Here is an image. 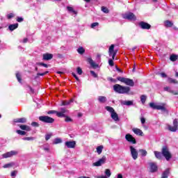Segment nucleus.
Wrapping results in <instances>:
<instances>
[{
    "label": "nucleus",
    "mask_w": 178,
    "mask_h": 178,
    "mask_svg": "<svg viewBox=\"0 0 178 178\" xmlns=\"http://www.w3.org/2000/svg\"><path fill=\"white\" fill-rule=\"evenodd\" d=\"M113 90L118 94H129L130 92V87L123 86L120 84H115L113 86Z\"/></svg>",
    "instance_id": "nucleus-1"
},
{
    "label": "nucleus",
    "mask_w": 178,
    "mask_h": 178,
    "mask_svg": "<svg viewBox=\"0 0 178 178\" xmlns=\"http://www.w3.org/2000/svg\"><path fill=\"white\" fill-rule=\"evenodd\" d=\"M117 54L118 50H115V44H111L108 49V55L109 56H112V59H108V65L109 66H111V67L115 65L113 60H115V57L116 56Z\"/></svg>",
    "instance_id": "nucleus-2"
},
{
    "label": "nucleus",
    "mask_w": 178,
    "mask_h": 178,
    "mask_svg": "<svg viewBox=\"0 0 178 178\" xmlns=\"http://www.w3.org/2000/svg\"><path fill=\"white\" fill-rule=\"evenodd\" d=\"M165 103H160V105H156L154 102L149 103V106L152 109H156L157 111H162V112H167Z\"/></svg>",
    "instance_id": "nucleus-3"
},
{
    "label": "nucleus",
    "mask_w": 178,
    "mask_h": 178,
    "mask_svg": "<svg viewBox=\"0 0 178 178\" xmlns=\"http://www.w3.org/2000/svg\"><path fill=\"white\" fill-rule=\"evenodd\" d=\"M117 80L118 81H121V83H125L126 86H129V87H134V81H133V79L124 78L123 76H118Z\"/></svg>",
    "instance_id": "nucleus-4"
},
{
    "label": "nucleus",
    "mask_w": 178,
    "mask_h": 178,
    "mask_svg": "<svg viewBox=\"0 0 178 178\" xmlns=\"http://www.w3.org/2000/svg\"><path fill=\"white\" fill-rule=\"evenodd\" d=\"M161 154L166 161H170L172 159V154L169 152L168 146H163L161 149Z\"/></svg>",
    "instance_id": "nucleus-5"
},
{
    "label": "nucleus",
    "mask_w": 178,
    "mask_h": 178,
    "mask_svg": "<svg viewBox=\"0 0 178 178\" xmlns=\"http://www.w3.org/2000/svg\"><path fill=\"white\" fill-rule=\"evenodd\" d=\"M39 120L43 123L52 124L55 122V119L48 116V115H42L39 117Z\"/></svg>",
    "instance_id": "nucleus-6"
},
{
    "label": "nucleus",
    "mask_w": 178,
    "mask_h": 178,
    "mask_svg": "<svg viewBox=\"0 0 178 178\" xmlns=\"http://www.w3.org/2000/svg\"><path fill=\"white\" fill-rule=\"evenodd\" d=\"M123 19H125L127 20H131L133 22H135V20H137V17L133 13H126L125 14L122 15Z\"/></svg>",
    "instance_id": "nucleus-7"
},
{
    "label": "nucleus",
    "mask_w": 178,
    "mask_h": 178,
    "mask_svg": "<svg viewBox=\"0 0 178 178\" xmlns=\"http://www.w3.org/2000/svg\"><path fill=\"white\" fill-rule=\"evenodd\" d=\"M130 151H131V155L134 161L138 158V152H137V149L134 148L133 146L129 147Z\"/></svg>",
    "instance_id": "nucleus-8"
},
{
    "label": "nucleus",
    "mask_w": 178,
    "mask_h": 178,
    "mask_svg": "<svg viewBox=\"0 0 178 178\" xmlns=\"http://www.w3.org/2000/svg\"><path fill=\"white\" fill-rule=\"evenodd\" d=\"M177 127H178V120L175 119L173 121V126L171 125H168V130H170V131H177Z\"/></svg>",
    "instance_id": "nucleus-9"
},
{
    "label": "nucleus",
    "mask_w": 178,
    "mask_h": 178,
    "mask_svg": "<svg viewBox=\"0 0 178 178\" xmlns=\"http://www.w3.org/2000/svg\"><path fill=\"white\" fill-rule=\"evenodd\" d=\"M125 140H127L128 143H131V144H137L136 138L133 137L130 134H127L125 135Z\"/></svg>",
    "instance_id": "nucleus-10"
},
{
    "label": "nucleus",
    "mask_w": 178,
    "mask_h": 178,
    "mask_svg": "<svg viewBox=\"0 0 178 178\" xmlns=\"http://www.w3.org/2000/svg\"><path fill=\"white\" fill-rule=\"evenodd\" d=\"M106 162V157L103 156L102 159H99L97 161L92 163L93 166H102L104 163Z\"/></svg>",
    "instance_id": "nucleus-11"
},
{
    "label": "nucleus",
    "mask_w": 178,
    "mask_h": 178,
    "mask_svg": "<svg viewBox=\"0 0 178 178\" xmlns=\"http://www.w3.org/2000/svg\"><path fill=\"white\" fill-rule=\"evenodd\" d=\"M15 155H17V152L15 150H12L10 152H6L2 155L3 158H11V156H13Z\"/></svg>",
    "instance_id": "nucleus-12"
},
{
    "label": "nucleus",
    "mask_w": 178,
    "mask_h": 178,
    "mask_svg": "<svg viewBox=\"0 0 178 178\" xmlns=\"http://www.w3.org/2000/svg\"><path fill=\"white\" fill-rule=\"evenodd\" d=\"M139 26L140 29H143V30H149V29H151V25L144 22H139Z\"/></svg>",
    "instance_id": "nucleus-13"
},
{
    "label": "nucleus",
    "mask_w": 178,
    "mask_h": 178,
    "mask_svg": "<svg viewBox=\"0 0 178 178\" xmlns=\"http://www.w3.org/2000/svg\"><path fill=\"white\" fill-rule=\"evenodd\" d=\"M163 90L164 91H167V92H170V94H172L173 95H178V90H174L171 87H164Z\"/></svg>",
    "instance_id": "nucleus-14"
},
{
    "label": "nucleus",
    "mask_w": 178,
    "mask_h": 178,
    "mask_svg": "<svg viewBox=\"0 0 178 178\" xmlns=\"http://www.w3.org/2000/svg\"><path fill=\"white\" fill-rule=\"evenodd\" d=\"M65 145L67 148H74L76 147V141H67L65 142Z\"/></svg>",
    "instance_id": "nucleus-15"
},
{
    "label": "nucleus",
    "mask_w": 178,
    "mask_h": 178,
    "mask_svg": "<svg viewBox=\"0 0 178 178\" xmlns=\"http://www.w3.org/2000/svg\"><path fill=\"white\" fill-rule=\"evenodd\" d=\"M151 173H155L158 170V165L155 163H149Z\"/></svg>",
    "instance_id": "nucleus-16"
},
{
    "label": "nucleus",
    "mask_w": 178,
    "mask_h": 178,
    "mask_svg": "<svg viewBox=\"0 0 178 178\" xmlns=\"http://www.w3.org/2000/svg\"><path fill=\"white\" fill-rule=\"evenodd\" d=\"M87 62L94 69H97L98 67V64L95 63V62L93 61L92 58H88L87 59Z\"/></svg>",
    "instance_id": "nucleus-17"
},
{
    "label": "nucleus",
    "mask_w": 178,
    "mask_h": 178,
    "mask_svg": "<svg viewBox=\"0 0 178 178\" xmlns=\"http://www.w3.org/2000/svg\"><path fill=\"white\" fill-rule=\"evenodd\" d=\"M54 58V54L46 53L43 54V60H51Z\"/></svg>",
    "instance_id": "nucleus-18"
},
{
    "label": "nucleus",
    "mask_w": 178,
    "mask_h": 178,
    "mask_svg": "<svg viewBox=\"0 0 178 178\" xmlns=\"http://www.w3.org/2000/svg\"><path fill=\"white\" fill-rule=\"evenodd\" d=\"M169 175H170V168H167L161 174V178H168V177H169Z\"/></svg>",
    "instance_id": "nucleus-19"
},
{
    "label": "nucleus",
    "mask_w": 178,
    "mask_h": 178,
    "mask_svg": "<svg viewBox=\"0 0 178 178\" xmlns=\"http://www.w3.org/2000/svg\"><path fill=\"white\" fill-rule=\"evenodd\" d=\"M27 119L26 118H17L14 120L15 123H26Z\"/></svg>",
    "instance_id": "nucleus-20"
},
{
    "label": "nucleus",
    "mask_w": 178,
    "mask_h": 178,
    "mask_svg": "<svg viewBox=\"0 0 178 178\" xmlns=\"http://www.w3.org/2000/svg\"><path fill=\"white\" fill-rule=\"evenodd\" d=\"M154 156H155V158H156V159H159V161H161V159H162V156H163L162 152H158V151H154Z\"/></svg>",
    "instance_id": "nucleus-21"
},
{
    "label": "nucleus",
    "mask_w": 178,
    "mask_h": 178,
    "mask_svg": "<svg viewBox=\"0 0 178 178\" xmlns=\"http://www.w3.org/2000/svg\"><path fill=\"white\" fill-rule=\"evenodd\" d=\"M111 117L113 119V120H115V122H119V115L116 112H113L111 114Z\"/></svg>",
    "instance_id": "nucleus-22"
},
{
    "label": "nucleus",
    "mask_w": 178,
    "mask_h": 178,
    "mask_svg": "<svg viewBox=\"0 0 178 178\" xmlns=\"http://www.w3.org/2000/svg\"><path fill=\"white\" fill-rule=\"evenodd\" d=\"M132 131L135 134H136V136H143V131L138 128H134Z\"/></svg>",
    "instance_id": "nucleus-23"
},
{
    "label": "nucleus",
    "mask_w": 178,
    "mask_h": 178,
    "mask_svg": "<svg viewBox=\"0 0 178 178\" xmlns=\"http://www.w3.org/2000/svg\"><path fill=\"white\" fill-rule=\"evenodd\" d=\"M17 27H19L18 23L10 24L8 26V29L10 30V31H13L14 30H16V29H17Z\"/></svg>",
    "instance_id": "nucleus-24"
},
{
    "label": "nucleus",
    "mask_w": 178,
    "mask_h": 178,
    "mask_svg": "<svg viewBox=\"0 0 178 178\" xmlns=\"http://www.w3.org/2000/svg\"><path fill=\"white\" fill-rule=\"evenodd\" d=\"M121 105H126L127 106H131V105H133V101L122 100Z\"/></svg>",
    "instance_id": "nucleus-25"
},
{
    "label": "nucleus",
    "mask_w": 178,
    "mask_h": 178,
    "mask_svg": "<svg viewBox=\"0 0 178 178\" xmlns=\"http://www.w3.org/2000/svg\"><path fill=\"white\" fill-rule=\"evenodd\" d=\"M21 130H25V131H31V128L28 125H19Z\"/></svg>",
    "instance_id": "nucleus-26"
},
{
    "label": "nucleus",
    "mask_w": 178,
    "mask_h": 178,
    "mask_svg": "<svg viewBox=\"0 0 178 178\" xmlns=\"http://www.w3.org/2000/svg\"><path fill=\"white\" fill-rule=\"evenodd\" d=\"M98 101L100 104H105L106 102V97L105 96H99L98 97Z\"/></svg>",
    "instance_id": "nucleus-27"
},
{
    "label": "nucleus",
    "mask_w": 178,
    "mask_h": 178,
    "mask_svg": "<svg viewBox=\"0 0 178 178\" xmlns=\"http://www.w3.org/2000/svg\"><path fill=\"white\" fill-rule=\"evenodd\" d=\"M164 26L165 27H172L173 26V22H172V21L166 20L164 22Z\"/></svg>",
    "instance_id": "nucleus-28"
},
{
    "label": "nucleus",
    "mask_w": 178,
    "mask_h": 178,
    "mask_svg": "<svg viewBox=\"0 0 178 178\" xmlns=\"http://www.w3.org/2000/svg\"><path fill=\"white\" fill-rule=\"evenodd\" d=\"M168 83H170V84H178V81L175 79L169 77L168 79Z\"/></svg>",
    "instance_id": "nucleus-29"
},
{
    "label": "nucleus",
    "mask_w": 178,
    "mask_h": 178,
    "mask_svg": "<svg viewBox=\"0 0 178 178\" xmlns=\"http://www.w3.org/2000/svg\"><path fill=\"white\" fill-rule=\"evenodd\" d=\"M178 59V56L176 54H171L170 56V60L171 62H176V60Z\"/></svg>",
    "instance_id": "nucleus-30"
},
{
    "label": "nucleus",
    "mask_w": 178,
    "mask_h": 178,
    "mask_svg": "<svg viewBox=\"0 0 178 178\" xmlns=\"http://www.w3.org/2000/svg\"><path fill=\"white\" fill-rule=\"evenodd\" d=\"M139 152H140L141 156H147V150L143 149H140Z\"/></svg>",
    "instance_id": "nucleus-31"
},
{
    "label": "nucleus",
    "mask_w": 178,
    "mask_h": 178,
    "mask_svg": "<svg viewBox=\"0 0 178 178\" xmlns=\"http://www.w3.org/2000/svg\"><path fill=\"white\" fill-rule=\"evenodd\" d=\"M105 109L107 110L108 112H110L111 115V113L115 112V109H113V107H111L109 106H106L105 107Z\"/></svg>",
    "instance_id": "nucleus-32"
},
{
    "label": "nucleus",
    "mask_w": 178,
    "mask_h": 178,
    "mask_svg": "<svg viewBox=\"0 0 178 178\" xmlns=\"http://www.w3.org/2000/svg\"><path fill=\"white\" fill-rule=\"evenodd\" d=\"M102 149H104V146L100 145L97 147V152L99 155H101L102 154Z\"/></svg>",
    "instance_id": "nucleus-33"
},
{
    "label": "nucleus",
    "mask_w": 178,
    "mask_h": 178,
    "mask_svg": "<svg viewBox=\"0 0 178 178\" xmlns=\"http://www.w3.org/2000/svg\"><path fill=\"white\" fill-rule=\"evenodd\" d=\"M140 101L143 105H144V104H145V102L147 101V96L145 95H142L140 96Z\"/></svg>",
    "instance_id": "nucleus-34"
},
{
    "label": "nucleus",
    "mask_w": 178,
    "mask_h": 178,
    "mask_svg": "<svg viewBox=\"0 0 178 178\" xmlns=\"http://www.w3.org/2000/svg\"><path fill=\"white\" fill-rule=\"evenodd\" d=\"M77 52L80 55H83V54H84V52H86V49H84L83 48V47H80L79 48L77 49Z\"/></svg>",
    "instance_id": "nucleus-35"
},
{
    "label": "nucleus",
    "mask_w": 178,
    "mask_h": 178,
    "mask_svg": "<svg viewBox=\"0 0 178 178\" xmlns=\"http://www.w3.org/2000/svg\"><path fill=\"white\" fill-rule=\"evenodd\" d=\"M105 176H106V177H111V175H112V172H111V170H109V169H106L105 170Z\"/></svg>",
    "instance_id": "nucleus-36"
},
{
    "label": "nucleus",
    "mask_w": 178,
    "mask_h": 178,
    "mask_svg": "<svg viewBox=\"0 0 178 178\" xmlns=\"http://www.w3.org/2000/svg\"><path fill=\"white\" fill-rule=\"evenodd\" d=\"M67 9L68 10V12H71V13H74V15H76L77 13L76 12V10H74V9L73 8V7L71 6H67Z\"/></svg>",
    "instance_id": "nucleus-37"
},
{
    "label": "nucleus",
    "mask_w": 178,
    "mask_h": 178,
    "mask_svg": "<svg viewBox=\"0 0 178 178\" xmlns=\"http://www.w3.org/2000/svg\"><path fill=\"white\" fill-rule=\"evenodd\" d=\"M56 116H58V118H66V115H65L62 112H58L56 111Z\"/></svg>",
    "instance_id": "nucleus-38"
},
{
    "label": "nucleus",
    "mask_w": 178,
    "mask_h": 178,
    "mask_svg": "<svg viewBox=\"0 0 178 178\" xmlns=\"http://www.w3.org/2000/svg\"><path fill=\"white\" fill-rule=\"evenodd\" d=\"M62 143V139L60 138H56L54 139L53 144H60Z\"/></svg>",
    "instance_id": "nucleus-39"
},
{
    "label": "nucleus",
    "mask_w": 178,
    "mask_h": 178,
    "mask_svg": "<svg viewBox=\"0 0 178 178\" xmlns=\"http://www.w3.org/2000/svg\"><path fill=\"white\" fill-rule=\"evenodd\" d=\"M73 101H74V100L73 99H71L69 101L63 102V105H64V106L70 105V104H72V102H73Z\"/></svg>",
    "instance_id": "nucleus-40"
},
{
    "label": "nucleus",
    "mask_w": 178,
    "mask_h": 178,
    "mask_svg": "<svg viewBox=\"0 0 178 178\" xmlns=\"http://www.w3.org/2000/svg\"><path fill=\"white\" fill-rule=\"evenodd\" d=\"M102 12H103L104 13H109V10L108 9V8H106L105 6H102Z\"/></svg>",
    "instance_id": "nucleus-41"
},
{
    "label": "nucleus",
    "mask_w": 178,
    "mask_h": 178,
    "mask_svg": "<svg viewBox=\"0 0 178 178\" xmlns=\"http://www.w3.org/2000/svg\"><path fill=\"white\" fill-rule=\"evenodd\" d=\"M14 163H7L6 165H4L3 166V168H4V169H6L8 168H12V166H13Z\"/></svg>",
    "instance_id": "nucleus-42"
},
{
    "label": "nucleus",
    "mask_w": 178,
    "mask_h": 178,
    "mask_svg": "<svg viewBox=\"0 0 178 178\" xmlns=\"http://www.w3.org/2000/svg\"><path fill=\"white\" fill-rule=\"evenodd\" d=\"M16 133H17V134H19V136H26V131H24L17 130Z\"/></svg>",
    "instance_id": "nucleus-43"
},
{
    "label": "nucleus",
    "mask_w": 178,
    "mask_h": 178,
    "mask_svg": "<svg viewBox=\"0 0 178 178\" xmlns=\"http://www.w3.org/2000/svg\"><path fill=\"white\" fill-rule=\"evenodd\" d=\"M65 122H66L67 123H69L70 122H73V120L70 118V117L65 115Z\"/></svg>",
    "instance_id": "nucleus-44"
},
{
    "label": "nucleus",
    "mask_w": 178,
    "mask_h": 178,
    "mask_svg": "<svg viewBox=\"0 0 178 178\" xmlns=\"http://www.w3.org/2000/svg\"><path fill=\"white\" fill-rule=\"evenodd\" d=\"M16 78H17V80H18L19 83H22V78H21V75L19 72H17L16 74Z\"/></svg>",
    "instance_id": "nucleus-45"
},
{
    "label": "nucleus",
    "mask_w": 178,
    "mask_h": 178,
    "mask_svg": "<svg viewBox=\"0 0 178 178\" xmlns=\"http://www.w3.org/2000/svg\"><path fill=\"white\" fill-rule=\"evenodd\" d=\"M76 72L79 75L83 74V70H81V68L80 67H78L76 68Z\"/></svg>",
    "instance_id": "nucleus-46"
},
{
    "label": "nucleus",
    "mask_w": 178,
    "mask_h": 178,
    "mask_svg": "<svg viewBox=\"0 0 178 178\" xmlns=\"http://www.w3.org/2000/svg\"><path fill=\"white\" fill-rule=\"evenodd\" d=\"M31 126H33V127H40V124L37 122H33Z\"/></svg>",
    "instance_id": "nucleus-47"
},
{
    "label": "nucleus",
    "mask_w": 178,
    "mask_h": 178,
    "mask_svg": "<svg viewBox=\"0 0 178 178\" xmlns=\"http://www.w3.org/2000/svg\"><path fill=\"white\" fill-rule=\"evenodd\" d=\"M36 65H38V66H43L44 67H48V65L44 63H37Z\"/></svg>",
    "instance_id": "nucleus-48"
},
{
    "label": "nucleus",
    "mask_w": 178,
    "mask_h": 178,
    "mask_svg": "<svg viewBox=\"0 0 178 178\" xmlns=\"http://www.w3.org/2000/svg\"><path fill=\"white\" fill-rule=\"evenodd\" d=\"M97 26H99V23H98V22H93L91 24V28L94 29L95 27H97Z\"/></svg>",
    "instance_id": "nucleus-49"
},
{
    "label": "nucleus",
    "mask_w": 178,
    "mask_h": 178,
    "mask_svg": "<svg viewBox=\"0 0 178 178\" xmlns=\"http://www.w3.org/2000/svg\"><path fill=\"white\" fill-rule=\"evenodd\" d=\"M22 140L24 141H30L31 140H34V138L33 137H25L22 138Z\"/></svg>",
    "instance_id": "nucleus-50"
},
{
    "label": "nucleus",
    "mask_w": 178,
    "mask_h": 178,
    "mask_svg": "<svg viewBox=\"0 0 178 178\" xmlns=\"http://www.w3.org/2000/svg\"><path fill=\"white\" fill-rule=\"evenodd\" d=\"M48 73H49V72H48V71H46L43 73H38L37 76H38H38H45V74H48Z\"/></svg>",
    "instance_id": "nucleus-51"
},
{
    "label": "nucleus",
    "mask_w": 178,
    "mask_h": 178,
    "mask_svg": "<svg viewBox=\"0 0 178 178\" xmlns=\"http://www.w3.org/2000/svg\"><path fill=\"white\" fill-rule=\"evenodd\" d=\"M51 137H52V134H47V135L45 136V140H46V141H48V140H49V138H51Z\"/></svg>",
    "instance_id": "nucleus-52"
},
{
    "label": "nucleus",
    "mask_w": 178,
    "mask_h": 178,
    "mask_svg": "<svg viewBox=\"0 0 178 178\" xmlns=\"http://www.w3.org/2000/svg\"><path fill=\"white\" fill-rule=\"evenodd\" d=\"M72 76H73V77H74V79H76V81H80V79H79V76H77L76 73L73 72Z\"/></svg>",
    "instance_id": "nucleus-53"
},
{
    "label": "nucleus",
    "mask_w": 178,
    "mask_h": 178,
    "mask_svg": "<svg viewBox=\"0 0 178 178\" xmlns=\"http://www.w3.org/2000/svg\"><path fill=\"white\" fill-rule=\"evenodd\" d=\"M12 17H15V14H13V13H10V14L7 15V18H8V19H12Z\"/></svg>",
    "instance_id": "nucleus-54"
},
{
    "label": "nucleus",
    "mask_w": 178,
    "mask_h": 178,
    "mask_svg": "<svg viewBox=\"0 0 178 178\" xmlns=\"http://www.w3.org/2000/svg\"><path fill=\"white\" fill-rule=\"evenodd\" d=\"M90 74H91L93 77H95V78L98 77V75H97V73H95V72H94V71H90Z\"/></svg>",
    "instance_id": "nucleus-55"
},
{
    "label": "nucleus",
    "mask_w": 178,
    "mask_h": 178,
    "mask_svg": "<svg viewBox=\"0 0 178 178\" xmlns=\"http://www.w3.org/2000/svg\"><path fill=\"white\" fill-rule=\"evenodd\" d=\"M160 76H161L163 79H166V77H168V75L165 72H161Z\"/></svg>",
    "instance_id": "nucleus-56"
},
{
    "label": "nucleus",
    "mask_w": 178,
    "mask_h": 178,
    "mask_svg": "<svg viewBox=\"0 0 178 178\" xmlns=\"http://www.w3.org/2000/svg\"><path fill=\"white\" fill-rule=\"evenodd\" d=\"M23 20H24V19L22 17H18L17 18V22H18V23H22V22H23Z\"/></svg>",
    "instance_id": "nucleus-57"
},
{
    "label": "nucleus",
    "mask_w": 178,
    "mask_h": 178,
    "mask_svg": "<svg viewBox=\"0 0 178 178\" xmlns=\"http://www.w3.org/2000/svg\"><path fill=\"white\" fill-rule=\"evenodd\" d=\"M60 111H61V113L64 114L66 113V112H67V110L65 108H61Z\"/></svg>",
    "instance_id": "nucleus-58"
},
{
    "label": "nucleus",
    "mask_w": 178,
    "mask_h": 178,
    "mask_svg": "<svg viewBox=\"0 0 178 178\" xmlns=\"http://www.w3.org/2000/svg\"><path fill=\"white\" fill-rule=\"evenodd\" d=\"M17 173V171H13L11 172V177H15V176H16V174Z\"/></svg>",
    "instance_id": "nucleus-59"
},
{
    "label": "nucleus",
    "mask_w": 178,
    "mask_h": 178,
    "mask_svg": "<svg viewBox=\"0 0 178 178\" xmlns=\"http://www.w3.org/2000/svg\"><path fill=\"white\" fill-rule=\"evenodd\" d=\"M47 113L48 115H53L54 113H56V111H49Z\"/></svg>",
    "instance_id": "nucleus-60"
},
{
    "label": "nucleus",
    "mask_w": 178,
    "mask_h": 178,
    "mask_svg": "<svg viewBox=\"0 0 178 178\" xmlns=\"http://www.w3.org/2000/svg\"><path fill=\"white\" fill-rule=\"evenodd\" d=\"M140 122H141L142 124H144L145 123V118H140Z\"/></svg>",
    "instance_id": "nucleus-61"
},
{
    "label": "nucleus",
    "mask_w": 178,
    "mask_h": 178,
    "mask_svg": "<svg viewBox=\"0 0 178 178\" xmlns=\"http://www.w3.org/2000/svg\"><path fill=\"white\" fill-rule=\"evenodd\" d=\"M110 81H111L112 83H116V79H113V78H109Z\"/></svg>",
    "instance_id": "nucleus-62"
},
{
    "label": "nucleus",
    "mask_w": 178,
    "mask_h": 178,
    "mask_svg": "<svg viewBox=\"0 0 178 178\" xmlns=\"http://www.w3.org/2000/svg\"><path fill=\"white\" fill-rule=\"evenodd\" d=\"M117 178H123V175L122 174H118Z\"/></svg>",
    "instance_id": "nucleus-63"
},
{
    "label": "nucleus",
    "mask_w": 178,
    "mask_h": 178,
    "mask_svg": "<svg viewBox=\"0 0 178 178\" xmlns=\"http://www.w3.org/2000/svg\"><path fill=\"white\" fill-rule=\"evenodd\" d=\"M28 41H29V39H27V38H24V39L23 40L24 44H26V42H27Z\"/></svg>",
    "instance_id": "nucleus-64"
}]
</instances>
